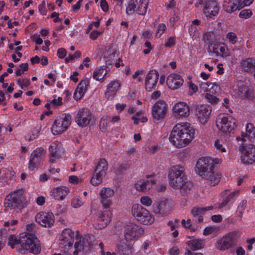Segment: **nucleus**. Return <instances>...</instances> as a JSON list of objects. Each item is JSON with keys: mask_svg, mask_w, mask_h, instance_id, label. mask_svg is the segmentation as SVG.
Wrapping results in <instances>:
<instances>
[{"mask_svg": "<svg viewBox=\"0 0 255 255\" xmlns=\"http://www.w3.org/2000/svg\"><path fill=\"white\" fill-rule=\"evenodd\" d=\"M241 151V160L243 164H252L255 162V145L249 144L245 145L244 142H239Z\"/></svg>", "mask_w": 255, "mask_h": 255, "instance_id": "nucleus-8", "label": "nucleus"}, {"mask_svg": "<svg viewBox=\"0 0 255 255\" xmlns=\"http://www.w3.org/2000/svg\"><path fill=\"white\" fill-rule=\"evenodd\" d=\"M69 192V189L65 186L54 188L50 192L51 195L56 200H63Z\"/></svg>", "mask_w": 255, "mask_h": 255, "instance_id": "nucleus-32", "label": "nucleus"}, {"mask_svg": "<svg viewBox=\"0 0 255 255\" xmlns=\"http://www.w3.org/2000/svg\"><path fill=\"white\" fill-rule=\"evenodd\" d=\"M217 231L216 227L209 226L205 228L204 230L203 234L205 236H208Z\"/></svg>", "mask_w": 255, "mask_h": 255, "instance_id": "nucleus-63", "label": "nucleus"}, {"mask_svg": "<svg viewBox=\"0 0 255 255\" xmlns=\"http://www.w3.org/2000/svg\"><path fill=\"white\" fill-rule=\"evenodd\" d=\"M71 117L69 114H63L57 117L51 129L54 134H58L65 131L70 125Z\"/></svg>", "mask_w": 255, "mask_h": 255, "instance_id": "nucleus-9", "label": "nucleus"}, {"mask_svg": "<svg viewBox=\"0 0 255 255\" xmlns=\"http://www.w3.org/2000/svg\"><path fill=\"white\" fill-rule=\"evenodd\" d=\"M74 236V233L71 230L65 229L59 237V244L62 248H65L66 250L74 249V255H77L82 250H87V249L89 248V244L87 242H85L86 240L84 238L82 242L76 241L73 247Z\"/></svg>", "mask_w": 255, "mask_h": 255, "instance_id": "nucleus-3", "label": "nucleus"}, {"mask_svg": "<svg viewBox=\"0 0 255 255\" xmlns=\"http://www.w3.org/2000/svg\"><path fill=\"white\" fill-rule=\"evenodd\" d=\"M19 241L23 249L34 254L40 253V247L39 242L33 234L28 233L20 234Z\"/></svg>", "mask_w": 255, "mask_h": 255, "instance_id": "nucleus-5", "label": "nucleus"}, {"mask_svg": "<svg viewBox=\"0 0 255 255\" xmlns=\"http://www.w3.org/2000/svg\"><path fill=\"white\" fill-rule=\"evenodd\" d=\"M40 126L37 125L28 133V140H32L37 137L40 131Z\"/></svg>", "mask_w": 255, "mask_h": 255, "instance_id": "nucleus-49", "label": "nucleus"}, {"mask_svg": "<svg viewBox=\"0 0 255 255\" xmlns=\"http://www.w3.org/2000/svg\"><path fill=\"white\" fill-rule=\"evenodd\" d=\"M183 83V79L178 74H171L166 80V83L168 87L172 89L175 90L179 88Z\"/></svg>", "mask_w": 255, "mask_h": 255, "instance_id": "nucleus-26", "label": "nucleus"}, {"mask_svg": "<svg viewBox=\"0 0 255 255\" xmlns=\"http://www.w3.org/2000/svg\"><path fill=\"white\" fill-rule=\"evenodd\" d=\"M214 146L216 150L221 153L226 152L225 147L223 145L222 141L219 139H216L214 142Z\"/></svg>", "mask_w": 255, "mask_h": 255, "instance_id": "nucleus-51", "label": "nucleus"}, {"mask_svg": "<svg viewBox=\"0 0 255 255\" xmlns=\"http://www.w3.org/2000/svg\"><path fill=\"white\" fill-rule=\"evenodd\" d=\"M35 220L41 226L49 228L54 224V217L51 213L41 212L36 215Z\"/></svg>", "mask_w": 255, "mask_h": 255, "instance_id": "nucleus-18", "label": "nucleus"}, {"mask_svg": "<svg viewBox=\"0 0 255 255\" xmlns=\"http://www.w3.org/2000/svg\"><path fill=\"white\" fill-rule=\"evenodd\" d=\"M89 85V80L87 78L82 80L79 83L74 94V98L76 100L81 99L86 93Z\"/></svg>", "mask_w": 255, "mask_h": 255, "instance_id": "nucleus-27", "label": "nucleus"}, {"mask_svg": "<svg viewBox=\"0 0 255 255\" xmlns=\"http://www.w3.org/2000/svg\"><path fill=\"white\" fill-rule=\"evenodd\" d=\"M168 177L169 184L173 189L185 190L190 185L186 175L185 168L182 165L171 166L168 170Z\"/></svg>", "mask_w": 255, "mask_h": 255, "instance_id": "nucleus-2", "label": "nucleus"}, {"mask_svg": "<svg viewBox=\"0 0 255 255\" xmlns=\"http://www.w3.org/2000/svg\"><path fill=\"white\" fill-rule=\"evenodd\" d=\"M106 121H108L110 123L112 124L113 125H115L116 124H119L121 121V118L120 116H114L113 117H110L108 118L106 117H103L101 119V122H100V125H106L107 126V122Z\"/></svg>", "mask_w": 255, "mask_h": 255, "instance_id": "nucleus-41", "label": "nucleus"}, {"mask_svg": "<svg viewBox=\"0 0 255 255\" xmlns=\"http://www.w3.org/2000/svg\"><path fill=\"white\" fill-rule=\"evenodd\" d=\"M108 169V164L105 158H102L99 161L95 171L99 173V174L106 175Z\"/></svg>", "mask_w": 255, "mask_h": 255, "instance_id": "nucleus-39", "label": "nucleus"}, {"mask_svg": "<svg viewBox=\"0 0 255 255\" xmlns=\"http://www.w3.org/2000/svg\"><path fill=\"white\" fill-rule=\"evenodd\" d=\"M205 98L207 102L210 103L211 104H216L219 102V99L217 97L211 95L209 93H207L205 95Z\"/></svg>", "mask_w": 255, "mask_h": 255, "instance_id": "nucleus-54", "label": "nucleus"}, {"mask_svg": "<svg viewBox=\"0 0 255 255\" xmlns=\"http://www.w3.org/2000/svg\"><path fill=\"white\" fill-rule=\"evenodd\" d=\"M81 55V52L80 51H76L74 54H69L65 59L66 62L73 60L75 58H78Z\"/></svg>", "mask_w": 255, "mask_h": 255, "instance_id": "nucleus-60", "label": "nucleus"}, {"mask_svg": "<svg viewBox=\"0 0 255 255\" xmlns=\"http://www.w3.org/2000/svg\"><path fill=\"white\" fill-rule=\"evenodd\" d=\"M140 202L142 205L146 207H149L151 205L152 200L149 196H143L140 198Z\"/></svg>", "mask_w": 255, "mask_h": 255, "instance_id": "nucleus-53", "label": "nucleus"}, {"mask_svg": "<svg viewBox=\"0 0 255 255\" xmlns=\"http://www.w3.org/2000/svg\"><path fill=\"white\" fill-rule=\"evenodd\" d=\"M115 194L114 190L109 187H103L100 191V202L104 209L109 208L113 204L111 199Z\"/></svg>", "mask_w": 255, "mask_h": 255, "instance_id": "nucleus-15", "label": "nucleus"}, {"mask_svg": "<svg viewBox=\"0 0 255 255\" xmlns=\"http://www.w3.org/2000/svg\"><path fill=\"white\" fill-rule=\"evenodd\" d=\"M189 33L193 38L196 37L198 35V27L191 25L189 28Z\"/></svg>", "mask_w": 255, "mask_h": 255, "instance_id": "nucleus-58", "label": "nucleus"}, {"mask_svg": "<svg viewBox=\"0 0 255 255\" xmlns=\"http://www.w3.org/2000/svg\"><path fill=\"white\" fill-rule=\"evenodd\" d=\"M247 138L251 140L253 138H255V128L252 124H247L246 125V133L242 134L241 136L236 137V140L238 142H245L247 141Z\"/></svg>", "mask_w": 255, "mask_h": 255, "instance_id": "nucleus-29", "label": "nucleus"}, {"mask_svg": "<svg viewBox=\"0 0 255 255\" xmlns=\"http://www.w3.org/2000/svg\"><path fill=\"white\" fill-rule=\"evenodd\" d=\"M167 110V105L166 103L159 100L156 102L152 108V116L154 120L159 121L164 119Z\"/></svg>", "mask_w": 255, "mask_h": 255, "instance_id": "nucleus-14", "label": "nucleus"}, {"mask_svg": "<svg viewBox=\"0 0 255 255\" xmlns=\"http://www.w3.org/2000/svg\"><path fill=\"white\" fill-rule=\"evenodd\" d=\"M210 158L201 157L197 162L195 171L196 173L202 177L214 169V166L211 164Z\"/></svg>", "mask_w": 255, "mask_h": 255, "instance_id": "nucleus-13", "label": "nucleus"}, {"mask_svg": "<svg viewBox=\"0 0 255 255\" xmlns=\"http://www.w3.org/2000/svg\"><path fill=\"white\" fill-rule=\"evenodd\" d=\"M187 244L192 250L196 251L202 248L203 241L201 239H194L188 241Z\"/></svg>", "mask_w": 255, "mask_h": 255, "instance_id": "nucleus-42", "label": "nucleus"}, {"mask_svg": "<svg viewBox=\"0 0 255 255\" xmlns=\"http://www.w3.org/2000/svg\"><path fill=\"white\" fill-rule=\"evenodd\" d=\"M170 208L171 207L168 201H161L157 205L154 211L156 214L164 215L168 212Z\"/></svg>", "mask_w": 255, "mask_h": 255, "instance_id": "nucleus-36", "label": "nucleus"}, {"mask_svg": "<svg viewBox=\"0 0 255 255\" xmlns=\"http://www.w3.org/2000/svg\"><path fill=\"white\" fill-rule=\"evenodd\" d=\"M212 108L208 105H200L196 108V115L202 124H205L209 119Z\"/></svg>", "mask_w": 255, "mask_h": 255, "instance_id": "nucleus-19", "label": "nucleus"}, {"mask_svg": "<svg viewBox=\"0 0 255 255\" xmlns=\"http://www.w3.org/2000/svg\"><path fill=\"white\" fill-rule=\"evenodd\" d=\"M50 153V162L54 163L56 159L60 157L63 152L62 144L58 141L52 142L49 147Z\"/></svg>", "mask_w": 255, "mask_h": 255, "instance_id": "nucleus-23", "label": "nucleus"}, {"mask_svg": "<svg viewBox=\"0 0 255 255\" xmlns=\"http://www.w3.org/2000/svg\"><path fill=\"white\" fill-rule=\"evenodd\" d=\"M159 78L158 72L151 70L148 72L145 79V88L148 91H151L157 84Z\"/></svg>", "mask_w": 255, "mask_h": 255, "instance_id": "nucleus-20", "label": "nucleus"}, {"mask_svg": "<svg viewBox=\"0 0 255 255\" xmlns=\"http://www.w3.org/2000/svg\"><path fill=\"white\" fill-rule=\"evenodd\" d=\"M17 84L23 89L24 87H26L30 84V81L27 79H18L17 81Z\"/></svg>", "mask_w": 255, "mask_h": 255, "instance_id": "nucleus-61", "label": "nucleus"}, {"mask_svg": "<svg viewBox=\"0 0 255 255\" xmlns=\"http://www.w3.org/2000/svg\"><path fill=\"white\" fill-rule=\"evenodd\" d=\"M216 126L219 130L230 136L237 127V120L231 116L221 115L216 120Z\"/></svg>", "mask_w": 255, "mask_h": 255, "instance_id": "nucleus-7", "label": "nucleus"}, {"mask_svg": "<svg viewBox=\"0 0 255 255\" xmlns=\"http://www.w3.org/2000/svg\"><path fill=\"white\" fill-rule=\"evenodd\" d=\"M234 95L237 97L249 100L254 99V93L247 84L242 81L235 82L232 86Z\"/></svg>", "mask_w": 255, "mask_h": 255, "instance_id": "nucleus-10", "label": "nucleus"}, {"mask_svg": "<svg viewBox=\"0 0 255 255\" xmlns=\"http://www.w3.org/2000/svg\"><path fill=\"white\" fill-rule=\"evenodd\" d=\"M214 87H217L215 84L210 83L209 82H202L200 85V89L202 91L213 92L212 89Z\"/></svg>", "mask_w": 255, "mask_h": 255, "instance_id": "nucleus-46", "label": "nucleus"}, {"mask_svg": "<svg viewBox=\"0 0 255 255\" xmlns=\"http://www.w3.org/2000/svg\"><path fill=\"white\" fill-rule=\"evenodd\" d=\"M111 215L107 212H100L98 213L97 218V226L98 229H102L106 227L111 221Z\"/></svg>", "mask_w": 255, "mask_h": 255, "instance_id": "nucleus-28", "label": "nucleus"}, {"mask_svg": "<svg viewBox=\"0 0 255 255\" xmlns=\"http://www.w3.org/2000/svg\"><path fill=\"white\" fill-rule=\"evenodd\" d=\"M136 2L135 0H130L128 2V6L127 7L126 11L128 14H132L136 8Z\"/></svg>", "mask_w": 255, "mask_h": 255, "instance_id": "nucleus-50", "label": "nucleus"}, {"mask_svg": "<svg viewBox=\"0 0 255 255\" xmlns=\"http://www.w3.org/2000/svg\"><path fill=\"white\" fill-rule=\"evenodd\" d=\"M253 12L249 9H246L241 10L239 13V17L241 18L248 19L252 16Z\"/></svg>", "mask_w": 255, "mask_h": 255, "instance_id": "nucleus-52", "label": "nucleus"}, {"mask_svg": "<svg viewBox=\"0 0 255 255\" xmlns=\"http://www.w3.org/2000/svg\"><path fill=\"white\" fill-rule=\"evenodd\" d=\"M142 114V112L140 111L132 117V119L133 120V123L135 125H137L140 122L145 123L147 121V118L141 116Z\"/></svg>", "mask_w": 255, "mask_h": 255, "instance_id": "nucleus-48", "label": "nucleus"}, {"mask_svg": "<svg viewBox=\"0 0 255 255\" xmlns=\"http://www.w3.org/2000/svg\"><path fill=\"white\" fill-rule=\"evenodd\" d=\"M154 186L155 182L152 179L139 180L134 184V188L139 192H146Z\"/></svg>", "mask_w": 255, "mask_h": 255, "instance_id": "nucleus-30", "label": "nucleus"}, {"mask_svg": "<svg viewBox=\"0 0 255 255\" xmlns=\"http://www.w3.org/2000/svg\"><path fill=\"white\" fill-rule=\"evenodd\" d=\"M195 130L188 123L182 122L173 127L169 139L173 145L182 148L188 145L195 137Z\"/></svg>", "mask_w": 255, "mask_h": 255, "instance_id": "nucleus-1", "label": "nucleus"}, {"mask_svg": "<svg viewBox=\"0 0 255 255\" xmlns=\"http://www.w3.org/2000/svg\"><path fill=\"white\" fill-rule=\"evenodd\" d=\"M213 209V206L206 207H194L191 210V214L194 217L201 215L204 212Z\"/></svg>", "mask_w": 255, "mask_h": 255, "instance_id": "nucleus-44", "label": "nucleus"}, {"mask_svg": "<svg viewBox=\"0 0 255 255\" xmlns=\"http://www.w3.org/2000/svg\"><path fill=\"white\" fill-rule=\"evenodd\" d=\"M240 68L243 71L252 73L255 71V59L248 58L242 59L240 62Z\"/></svg>", "mask_w": 255, "mask_h": 255, "instance_id": "nucleus-31", "label": "nucleus"}, {"mask_svg": "<svg viewBox=\"0 0 255 255\" xmlns=\"http://www.w3.org/2000/svg\"><path fill=\"white\" fill-rule=\"evenodd\" d=\"M117 249L121 255H130L133 252V248L131 244L122 240L117 245Z\"/></svg>", "mask_w": 255, "mask_h": 255, "instance_id": "nucleus-33", "label": "nucleus"}, {"mask_svg": "<svg viewBox=\"0 0 255 255\" xmlns=\"http://www.w3.org/2000/svg\"><path fill=\"white\" fill-rule=\"evenodd\" d=\"M253 2V0H245L243 3H241L240 0H225L223 6L227 12L231 13L244 6L250 5Z\"/></svg>", "mask_w": 255, "mask_h": 255, "instance_id": "nucleus-12", "label": "nucleus"}, {"mask_svg": "<svg viewBox=\"0 0 255 255\" xmlns=\"http://www.w3.org/2000/svg\"><path fill=\"white\" fill-rule=\"evenodd\" d=\"M209 49L216 54L217 56L227 57L230 54V52L227 46L223 43H214L209 46Z\"/></svg>", "mask_w": 255, "mask_h": 255, "instance_id": "nucleus-24", "label": "nucleus"}, {"mask_svg": "<svg viewBox=\"0 0 255 255\" xmlns=\"http://www.w3.org/2000/svg\"><path fill=\"white\" fill-rule=\"evenodd\" d=\"M51 104L53 106H59L62 104V98L58 97L56 98V96H54V99L51 101Z\"/></svg>", "mask_w": 255, "mask_h": 255, "instance_id": "nucleus-64", "label": "nucleus"}, {"mask_svg": "<svg viewBox=\"0 0 255 255\" xmlns=\"http://www.w3.org/2000/svg\"><path fill=\"white\" fill-rule=\"evenodd\" d=\"M225 236L231 246L233 247L237 244L238 240L241 237V233L239 230H235L229 233Z\"/></svg>", "mask_w": 255, "mask_h": 255, "instance_id": "nucleus-38", "label": "nucleus"}, {"mask_svg": "<svg viewBox=\"0 0 255 255\" xmlns=\"http://www.w3.org/2000/svg\"><path fill=\"white\" fill-rule=\"evenodd\" d=\"M219 6L216 1L210 0L206 2L204 8V13L208 18H212L218 15Z\"/></svg>", "mask_w": 255, "mask_h": 255, "instance_id": "nucleus-21", "label": "nucleus"}, {"mask_svg": "<svg viewBox=\"0 0 255 255\" xmlns=\"http://www.w3.org/2000/svg\"><path fill=\"white\" fill-rule=\"evenodd\" d=\"M181 224L183 227L187 229H190L192 232L195 231V229L191 227L192 224L191 220L190 219H188L187 221L185 220H182L181 221Z\"/></svg>", "mask_w": 255, "mask_h": 255, "instance_id": "nucleus-62", "label": "nucleus"}, {"mask_svg": "<svg viewBox=\"0 0 255 255\" xmlns=\"http://www.w3.org/2000/svg\"><path fill=\"white\" fill-rule=\"evenodd\" d=\"M85 201L79 196L74 197L71 200V206L74 208H78L84 205Z\"/></svg>", "mask_w": 255, "mask_h": 255, "instance_id": "nucleus-47", "label": "nucleus"}, {"mask_svg": "<svg viewBox=\"0 0 255 255\" xmlns=\"http://www.w3.org/2000/svg\"><path fill=\"white\" fill-rule=\"evenodd\" d=\"M107 73L106 67L103 66L95 69L93 77L97 81L103 80Z\"/></svg>", "mask_w": 255, "mask_h": 255, "instance_id": "nucleus-40", "label": "nucleus"}, {"mask_svg": "<svg viewBox=\"0 0 255 255\" xmlns=\"http://www.w3.org/2000/svg\"><path fill=\"white\" fill-rule=\"evenodd\" d=\"M215 247L220 251H226L232 247L225 236L216 242Z\"/></svg>", "mask_w": 255, "mask_h": 255, "instance_id": "nucleus-37", "label": "nucleus"}, {"mask_svg": "<svg viewBox=\"0 0 255 255\" xmlns=\"http://www.w3.org/2000/svg\"><path fill=\"white\" fill-rule=\"evenodd\" d=\"M226 38L229 42L232 44H235L238 40L236 34L232 32H229L227 34Z\"/></svg>", "mask_w": 255, "mask_h": 255, "instance_id": "nucleus-56", "label": "nucleus"}, {"mask_svg": "<svg viewBox=\"0 0 255 255\" xmlns=\"http://www.w3.org/2000/svg\"><path fill=\"white\" fill-rule=\"evenodd\" d=\"M19 243V240H17L15 236L11 235L8 238V245L11 248H14V246Z\"/></svg>", "mask_w": 255, "mask_h": 255, "instance_id": "nucleus-57", "label": "nucleus"}, {"mask_svg": "<svg viewBox=\"0 0 255 255\" xmlns=\"http://www.w3.org/2000/svg\"><path fill=\"white\" fill-rule=\"evenodd\" d=\"M148 3V0H140L139 6L136 10L139 14L144 15L146 12L147 6Z\"/></svg>", "mask_w": 255, "mask_h": 255, "instance_id": "nucleus-45", "label": "nucleus"}, {"mask_svg": "<svg viewBox=\"0 0 255 255\" xmlns=\"http://www.w3.org/2000/svg\"><path fill=\"white\" fill-rule=\"evenodd\" d=\"M92 119V114L87 108L80 109L75 118V121L78 126L85 127L88 126Z\"/></svg>", "mask_w": 255, "mask_h": 255, "instance_id": "nucleus-16", "label": "nucleus"}, {"mask_svg": "<svg viewBox=\"0 0 255 255\" xmlns=\"http://www.w3.org/2000/svg\"><path fill=\"white\" fill-rule=\"evenodd\" d=\"M120 87L118 81H114L109 83L107 86V89L105 93V96L108 99L114 97L117 93Z\"/></svg>", "mask_w": 255, "mask_h": 255, "instance_id": "nucleus-35", "label": "nucleus"}, {"mask_svg": "<svg viewBox=\"0 0 255 255\" xmlns=\"http://www.w3.org/2000/svg\"><path fill=\"white\" fill-rule=\"evenodd\" d=\"M172 111L176 116L187 117L190 114V108L184 102H179L173 107Z\"/></svg>", "mask_w": 255, "mask_h": 255, "instance_id": "nucleus-22", "label": "nucleus"}, {"mask_svg": "<svg viewBox=\"0 0 255 255\" xmlns=\"http://www.w3.org/2000/svg\"><path fill=\"white\" fill-rule=\"evenodd\" d=\"M45 155V150L42 147H37L31 153L28 168L31 170L38 167Z\"/></svg>", "mask_w": 255, "mask_h": 255, "instance_id": "nucleus-17", "label": "nucleus"}, {"mask_svg": "<svg viewBox=\"0 0 255 255\" xmlns=\"http://www.w3.org/2000/svg\"><path fill=\"white\" fill-rule=\"evenodd\" d=\"M240 191L241 190L240 189H238L228 194L229 192V190H225L223 192V194L225 195H227V197L219 203L218 208L220 209L222 208L232 204L235 198L239 196Z\"/></svg>", "mask_w": 255, "mask_h": 255, "instance_id": "nucleus-25", "label": "nucleus"}, {"mask_svg": "<svg viewBox=\"0 0 255 255\" xmlns=\"http://www.w3.org/2000/svg\"><path fill=\"white\" fill-rule=\"evenodd\" d=\"M203 178L205 179L207 183L211 186H215L219 182L221 177L219 174L215 173L213 169Z\"/></svg>", "mask_w": 255, "mask_h": 255, "instance_id": "nucleus-34", "label": "nucleus"}, {"mask_svg": "<svg viewBox=\"0 0 255 255\" xmlns=\"http://www.w3.org/2000/svg\"><path fill=\"white\" fill-rule=\"evenodd\" d=\"M143 229L134 223H129L126 226L124 236L127 242L137 239L143 234Z\"/></svg>", "mask_w": 255, "mask_h": 255, "instance_id": "nucleus-11", "label": "nucleus"}, {"mask_svg": "<svg viewBox=\"0 0 255 255\" xmlns=\"http://www.w3.org/2000/svg\"><path fill=\"white\" fill-rule=\"evenodd\" d=\"M29 203L26 193L22 189L16 190L10 192L5 198L4 206L15 210L16 212H21Z\"/></svg>", "mask_w": 255, "mask_h": 255, "instance_id": "nucleus-4", "label": "nucleus"}, {"mask_svg": "<svg viewBox=\"0 0 255 255\" xmlns=\"http://www.w3.org/2000/svg\"><path fill=\"white\" fill-rule=\"evenodd\" d=\"M28 65L27 63H23L20 65V68L18 69L16 71V75L17 76H20L24 72L27 70Z\"/></svg>", "mask_w": 255, "mask_h": 255, "instance_id": "nucleus-59", "label": "nucleus"}, {"mask_svg": "<svg viewBox=\"0 0 255 255\" xmlns=\"http://www.w3.org/2000/svg\"><path fill=\"white\" fill-rule=\"evenodd\" d=\"M105 176L95 171L90 180L91 184L95 186L99 185L102 182L103 179Z\"/></svg>", "mask_w": 255, "mask_h": 255, "instance_id": "nucleus-43", "label": "nucleus"}, {"mask_svg": "<svg viewBox=\"0 0 255 255\" xmlns=\"http://www.w3.org/2000/svg\"><path fill=\"white\" fill-rule=\"evenodd\" d=\"M131 213L138 222L144 225H150L154 221V216L139 204H134L132 206Z\"/></svg>", "mask_w": 255, "mask_h": 255, "instance_id": "nucleus-6", "label": "nucleus"}, {"mask_svg": "<svg viewBox=\"0 0 255 255\" xmlns=\"http://www.w3.org/2000/svg\"><path fill=\"white\" fill-rule=\"evenodd\" d=\"M166 30V26L164 23H160L158 25L156 32V37L159 38Z\"/></svg>", "mask_w": 255, "mask_h": 255, "instance_id": "nucleus-55", "label": "nucleus"}]
</instances>
